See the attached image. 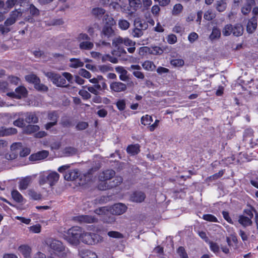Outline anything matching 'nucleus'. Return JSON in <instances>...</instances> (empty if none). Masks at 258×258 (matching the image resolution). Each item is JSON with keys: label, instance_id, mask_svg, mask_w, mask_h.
Here are the masks:
<instances>
[{"label": "nucleus", "instance_id": "f257e3e1", "mask_svg": "<svg viewBox=\"0 0 258 258\" xmlns=\"http://www.w3.org/2000/svg\"><path fill=\"white\" fill-rule=\"evenodd\" d=\"M47 244L52 249L54 252L59 257H66L70 253L68 249L66 248L60 241L49 239L47 241Z\"/></svg>", "mask_w": 258, "mask_h": 258}, {"label": "nucleus", "instance_id": "f03ea898", "mask_svg": "<svg viewBox=\"0 0 258 258\" xmlns=\"http://www.w3.org/2000/svg\"><path fill=\"white\" fill-rule=\"evenodd\" d=\"M59 178V175L56 172H43L39 175V183L40 185L48 183L50 186H52L57 182Z\"/></svg>", "mask_w": 258, "mask_h": 258}, {"label": "nucleus", "instance_id": "7ed1b4c3", "mask_svg": "<svg viewBox=\"0 0 258 258\" xmlns=\"http://www.w3.org/2000/svg\"><path fill=\"white\" fill-rule=\"evenodd\" d=\"M82 231V228L78 226L69 229L65 235L66 240L73 244H77L81 240Z\"/></svg>", "mask_w": 258, "mask_h": 258}, {"label": "nucleus", "instance_id": "20e7f679", "mask_svg": "<svg viewBox=\"0 0 258 258\" xmlns=\"http://www.w3.org/2000/svg\"><path fill=\"white\" fill-rule=\"evenodd\" d=\"M80 240L84 243L93 245L101 241L102 237L97 234L87 232L83 230Z\"/></svg>", "mask_w": 258, "mask_h": 258}, {"label": "nucleus", "instance_id": "39448f33", "mask_svg": "<svg viewBox=\"0 0 258 258\" xmlns=\"http://www.w3.org/2000/svg\"><path fill=\"white\" fill-rule=\"evenodd\" d=\"M77 39L79 42V46L81 50H91L94 47V43L90 41V38L87 34H79Z\"/></svg>", "mask_w": 258, "mask_h": 258}, {"label": "nucleus", "instance_id": "423d86ee", "mask_svg": "<svg viewBox=\"0 0 258 258\" xmlns=\"http://www.w3.org/2000/svg\"><path fill=\"white\" fill-rule=\"evenodd\" d=\"M45 75L52 82L53 84L57 87L66 86V79L59 74L53 72L45 73Z\"/></svg>", "mask_w": 258, "mask_h": 258}, {"label": "nucleus", "instance_id": "0eeeda50", "mask_svg": "<svg viewBox=\"0 0 258 258\" xmlns=\"http://www.w3.org/2000/svg\"><path fill=\"white\" fill-rule=\"evenodd\" d=\"M123 181L122 177L116 176L114 177V179L109 182V183H104V185L101 184L98 185V188L100 190H104L108 188H112L120 184Z\"/></svg>", "mask_w": 258, "mask_h": 258}, {"label": "nucleus", "instance_id": "6e6552de", "mask_svg": "<svg viewBox=\"0 0 258 258\" xmlns=\"http://www.w3.org/2000/svg\"><path fill=\"white\" fill-rule=\"evenodd\" d=\"M28 91L26 88L23 86H20L15 89V92L8 93L7 95L16 99H21L26 97Z\"/></svg>", "mask_w": 258, "mask_h": 258}, {"label": "nucleus", "instance_id": "1a4fd4ad", "mask_svg": "<svg viewBox=\"0 0 258 258\" xmlns=\"http://www.w3.org/2000/svg\"><path fill=\"white\" fill-rule=\"evenodd\" d=\"M110 214L115 215H120L123 214L126 210V206L121 203L114 204L109 207Z\"/></svg>", "mask_w": 258, "mask_h": 258}, {"label": "nucleus", "instance_id": "9d476101", "mask_svg": "<svg viewBox=\"0 0 258 258\" xmlns=\"http://www.w3.org/2000/svg\"><path fill=\"white\" fill-rule=\"evenodd\" d=\"M115 172L113 170L107 169L103 171L100 173L99 175V179L101 182L99 184L104 185V183H107L106 181L110 179L112 177L115 176Z\"/></svg>", "mask_w": 258, "mask_h": 258}, {"label": "nucleus", "instance_id": "9b49d317", "mask_svg": "<svg viewBox=\"0 0 258 258\" xmlns=\"http://www.w3.org/2000/svg\"><path fill=\"white\" fill-rule=\"evenodd\" d=\"M75 220L81 223H93L98 221L97 218L90 215H80L75 217Z\"/></svg>", "mask_w": 258, "mask_h": 258}, {"label": "nucleus", "instance_id": "f8f14e48", "mask_svg": "<svg viewBox=\"0 0 258 258\" xmlns=\"http://www.w3.org/2000/svg\"><path fill=\"white\" fill-rule=\"evenodd\" d=\"M25 117V121L28 123H36L38 122V117L35 112H26L19 114V116Z\"/></svg>", "mask_w": 258, "mask_h": 258}, {"label": "nucleus", "instance_id": "ddd939ff", "mask_svg": "<svg viewBox=\"0 0 258 258\" xmlns=\"http://www.w3.org/2000/svg\"><path fill=\"white\" fill-rule=\"evenodd\" d=\"M110 88L111 91L115 92H120L126 90V85L120 82H114L110 84Z\"/></svg>", "mask_w": 258, "mask_h": 258}, {"label": "nucleus", "instance_id": "4468645a", "mask_svg": "<svg viewBox=\"0 0 258 258\" xmlns=\"http://www.w3.org/2000/svg\"><path fill=\"white\" fill-rule=\"evenodd\" d=\"M33 177H35V176H28L22 179L19 183V189L21 190L27 189L31 183Z\"/></svg>", "mask_w": 258, "mask_h": 258}, {"label": "nucleus", "instance_id": "2eb2a0df", "mask_svg": "<svg viewBox=\"0 0 258 258\" xmlns=\"http://www.w3.org/2000/svg\"><path fill=\"white\" fill-rule=\"evenodd\" d=\"M80 175L78 169H73L68 171L64 175V178L67 180H74Z\"/></svg>", "mask_w": 258, "mask_h": 258}, {"label": "nucleus", "instance_id": "dca6fc26", "mask_svg": "<svg viewBox=\"0 0 258 258\" xmlns=\"http://www.w3.org/2000/svg\"><path fill=\"white\" fill-rule=\"evenodd\" d=\"M257 27V19L255 17L251 18L248 22L246 30L248 33H252Z\"/></svg>", "mask_w": 258, "mask_h": 258}, {"label": "nucleus", "instance_id": "f3484780", "mask_svg": "<svg viewBox=\"0 0 258 258\" xmlns=\"http://www.w3.org/2000/svg\"><path fill=\"white\" fill-rule=\"evenodd\" d=\"M18 250L25 258L31 257V248L30 246L23 245L19 246Z\"/></svg>", "mask_w": 258, "mask_h": 258}, {"label": "nucleus", "instance_id": "a211bd4d", "mask_svg": "<svg viewBox=\"0 0 258 258\" xmlns=\"http://www.w3.org/2000/svg\"><path fill=\"white\" fill-rule=\"evenodd\" d=\"M145 195L141 191L135 192L131 197V199L133 202L141 203L145 199Z\"/></svg>", "mask_w": 258, "mask_h": 258}, {"label": "nucleus", "instance_id": "6ab92c4d", "mask_svg": "<svg viewBox=\"0 0 258 258\" xmlns=\"http://www.w3.org/2000/svg\"><path fill=\"white\" fill-rule=\"evenodd\" d=\"M48 155V152L47 151H42L31 155L29 158L31 160H39L46 158Z\"/></svg>", "mask_w": 258, "mask_h": 258}, {"label": "nucleus", "instance_id": "aec40b11", "mask_svg": "<svg viewBox=\"0 0 258 258\" xmlns=\"http://www.w3.org/2000/svg\"><path fill=\"white\" fill-rule=\"evenodd\" d=\"M17 132V131L15 128H6L5 127H1L0 128V137L14 135L16 134Z\"/></svg>", "mask_w": 258, "mask_h": 258}, {"label": "nucleus", "instance_id": "412c9836", "mask_svg": "<svg viewBox=\"0 0 258 258\" xmlns=\"http://www.w3.org/2000/svg\"><path fill=\"white\" fill-rule=\"evenodd\" d=\"M115 71L118 73L119 75V79L123 81H125L128 79L127 76V72L123 67L119 66L115 68Z\"/></svg>", "mask_w": 258, "mask_h": 258}, {"label": "nucleus", "instance_id": "4be33fe9", "mask_svg": "<svg viewBox=\"0 0 258 258\" xmlns=\"http://www.w3.org/2000/svg\"><path fill=\"white\" fill-rule=\"evenodd\" d=\"M101 34L104 37L109 38L114 35V31L111 26H104L103 27Z\"/></svg>", "mask_w": 258, "mask_h": 258}, {"label": "nucleus", "instance_id": "5701e85b", "mask_svg": "<svg viewBox=\"0 0 258 258\" xmlns=\"http://www.w3.org/2000/svg\"><path fill=\"white\" fill-rule=\"evenodd\" d=\"M80 254L82 258H97L96 253L88 249L81 250Z\"/></svg>", "mask_w": 258, "mask_h": 258}, {"label": "nucleus", "instance_id": "b1692460", "mask_svg": "<svg viewBox=\"0 0 258 258\" xmlns=\"http://www.w3.org/2000/svg\"><path fill=\"white\" fill-rule=\"evenodd\" d=\"M238 222L244 227L251 226L252 224V221L250 218L243 215L239 216Z\"/></svg>", "mask_w": 258, "mask_h": 258}, {"label": "nucleus", "instance_id": "393cba45", "mask_svg": "<svg viewBox=\"0 0 258 258\" xmlns=\"http://www.w3.org/2000/svg\"><path fill=\"white\" fill-rule=\"evenodd\" d=\"M135 27H136L142 31L147 29L148 27V23L144 21L141 20L140 19H136L134 21Z\"/></svg>", "mask_w": 258, "mask_h": 258}, {"label": "nucleus", "instance_id": "a878e982", "mask_svg": "<svg viewBox=\"0 0 258 258\" xmlns=\"http://www.w3.org/2000/svg\"><path fill=\"white\" fill-rule=\"evenodd\" d=\"M243 32V28L242 26L239 24H236L233 26L232 34L235 36H240L242 35Z\"/></svg>", "mask_w": 258, "mask_h": 258}, {"label": "nucleus", "instance_id": "bb28decb", "mask_svg": "<svg viewBox=\"0 0 258 258\" xmlns=\"http://www.w3.org/2000/svg\"><path fill=\"white\" fill-rule=\"evenodd\" d=\"M70 63L69 66L72 68H78L82 67L84 63L79 58H72L70 59Z\"/></svg>", "mask_w": 258, "mask_h": 258}, {"label": "nucleus", "instance_id": "cd10ccee", "mask_svg": "<svg viewBox=\"0 0 258 258\" xmlns=\"http://www.w3.org/2000/svg\"><path fill=\"white\" fill-rule=\"evenodd\" d=\"M40 129L38 125L29 124L27 125L24 130V133L27 134H31L38 131Z\"/></svg>", "mask_w": 258, "mask_h": 258}, {"label": "nucleus", "instance_id": "c85d7f7f", "mask_svg": "<svg viewBox=\"0 0 258 258\" xmlns=\"http://www.w3.org/2000/svg\"><path fill=\"white\" fill-rule=\"evenodd\" d=\"M227 7V3L226 0L217 1L215 3V8L216 10L222 12L224 11Z\"/></svg>", "mask_w": 258, "mask_h": 258}, {"label": "nucleus", "instance_id": "c756f323", "mask_svg": "<svg viewBox=\"0 0 258 258\" xmlns=\"http://www.w3.org/2000/svg\"><path fill=\"white\" fill-rule=\"evenodd\" d=\"M126 151L132 155L137 154L140 151V146L139 144L130 145L127 147Z\"/></svg>", "mask_w": 258, "mask_h": 258}, {"label": "nucleus", "instance_id": "7c9ffc66", "mask_svg": "<svg viewBox=\"0 0 258 258\" xmlns=\"http://www.w3.org/2000/svg\"><path fill=\"white\" fill-rule=\"evenodd\" d=\"M221 36V31L216 27H214L213 29L211 34L209 36V38L211 40H214L219 39Z\"/></svg>", "mask_w": 258, "mask_h": 258}, {"label": "nucleus", "instance_id": "2f4dec72", "mask_svg": "<svg viewBox=\"0 0 258 258\" xmlns=\"http://www.w3.org/2000/svg\"><path fill=\"white\" fill-rule=\"evenodd\" d=\"M13 200L17 203H22L24 198L22 195L17 190H13L11 192Z\"/></svg>", "mask_w": 258, "mask_h": 258}, {"label": "nucleus", "instance_id": "473e14b6", "mask_svg": "<svg viewBox=\"0 0 258 258\" xmlns=\"http://www.w3.org/2000/svg\"><path fill=\"white\" fill-rule=\"evenodd\" d=\"M94 212L96 214L102 216H107L110 214L109 207H103L99 208L96 209Z\"/></svg>", "mask_w": 258, "mask_h": 258}, {"label": "nucleus", "instance_id": "72a5a7b5", "mask_svg": "<svg viewBox=\"0 0 258 258\" xmlns=\"http://www.w3.org/2000/svg\"><path fill=\"white\" fill-rule=\"evenodd\" d=\"M103 21L105 24V26H112L116 23L114 19L108 15L104 16Z\"/></svg>", "mask_w": 258, "mask_h": 258}, {"label": "nucleus", "instance_id": "f704fd0d", "mask_svg": "<svg viewBox=\"0 0 258 258\" xmlns=\"http://www.w3.org/2000/svg\"><path fill=\"white\" fill-rule=\"evenodd\" d=\"M120 8L121 9V11L122 13H125L129 16H132L137 10L135 8H131L130 6H129L127 7H126L125 6H120Z\"/></svg>", "mask_w": 258, "mask_h": 258}, {"label": "nucleus", "instance_id": "c9c22d12", "mask_svg": "<svg viewBox=\"0 0 258 258\" xmlns=\"http://www.w3.org/2000/svg\"><path fill=\"white\" fill-rule=\"evenodd\" d=\"M143 68L148 71H152L155 69L154 63L149 60L144 61L142 64Z\"/></svg>", "mask_w": 258, "mask_h": 258}, {"label": "nucleus", "instance_id": "e433bc0d", "mask_svg": "<svg viewBox=\"0 0 258 258\" xmlns=\"http://www.w3.org/2000/svg\"><path fill=\"white\" fill-rule=\"evenodd\" d=\"M25 79L27 82L32 83L34 84V85L38 82H40L39 78H38L35 75L32 74L26 76Z\"/></svg>", "mask_w": 258, "mask_h": 258}, {"label": "nucleus", "instance_id": "4c0bfd02", "mask_svg": "<svg viewBox=\"0 0 258 258\" xmlns=\"http://www.w3.org/2000/svg\"><path fill=\"white\" fill-rule=\"evenodd\" d=\"M215 17L216 14L212 10H208L205 13L204 15V19L207 21H211L214 19Z\"/></svg>", "mask_w": 258, "mask_h": 258}, {"label": "nucleus", "instance_id": "58836bf2", "mask_svg": "<svg viewBox=\"0 0 258 258\" xmlns=\"http://www.w3.org/2000/svg\"><path fill=\"white\" fill-rule=\"evenodd\" d=\"M233 26L231 24H227L224 26L222 30L223 35L228 36L232 34Z\"/></svg>", "mask_w": 258, "mask_h": 258}, {"label": "nucleus", "instance_id": "ea45409f", "mask_svg": "<svg viewBox=\"0 0 258 258\" xmlns=\"http://www.w3.org/2000/svg\"><path fill=\"white\" fill-rule=\"evenodd\" d=\"M28 194L32 200H39L41 199V195L33 189L29 190Z\"/></svg>", "mask_w": 258, "mask_h": 258}, {"label": "nucleus", "instance_id": "a19ab883", "mask_svg": "<svg viewBox=\"0 0 258 258\" xmlns=\"http://www.w3.org/2000/svg\"><path fill=\"white\" fill-rule=\"evenodd\" d=\"M17 3L18 0H7L6 4L4 3L5 6L3 8V10H8V12L9 10L13 8Z\"/></svg>", "mask_w": 258, "mask_h": 258}, {"label": "nucleus", "instance_id": "79ce46f5", "mask_svg": "<svg viewBox=\"0 0 258 258\" xmlns=\"http://www.w3.org/2000/svg\"><path fill=\"white\" fill-rule=\"evenodd\" d=\"M130 24L127 20L120 19L118 21V26L121 30H127L130 27Z\"/></svg>", "mask_w": 258, "mask_h": 258}, {"label": "nucleus", "instance_id": "37998d69", "mask_svg": "<svg viewBox=\"0 0 258 258\" xmlns=\"http://www.w3.org/2000/svg\"><path fill=\"white\" fill-rule=\"evenodd\" d=\"M77 150L73 147H67L63 150V153L66 156H72L77 153Z\"/></svg>", "mask_w": 258, "mask_h": 258}, {"label": "nucleus", "instance_id": "c03bdc74", "mask_svg": "<svg viewBox=\"0 0 258 258\" xmlns=\"http://www.w3.org/2000/svg\"><path fill=\"white\" fill-rule=\"evenodd\" d=\"M123 38L120 36L115 37L112 40V45L115 47H119L121 45L123 44Z\"/></svg>", "mask_w": 258, "mask_h": 258}, {"label": "nucleus", "instance_id": "a18cd8bd", "mask_svg": "<svg viewBox=\"0 0 258 258\" xmlns=\"http://www.w3.org/2000/svg\"><path fill=\"white\" fill-rule=\"evenodd\" d=\"M183 10L182 6L180 4H177L174 5L172 13L173 15L177 16L180 14Z\"/></svg>", "mask_w": 258, "mask_h": 258}, {"label": "nucleus", "instance_id": "49530a36", "mask_svg": "<svg viewBox=\"0 0 258 258\" xmlns=\"http://www.w3.org/2000/svg\"><path fill=\"white\" fill-rule=\"evenodd\" d=\"M22 15V12L20 10H15L14 11L11 12L10 14V17L14 19L16 22L17 19L21 17Z\"/></svg>", "mask_w": 258, "mask_h": 258}, {"label": "nucleus", "instance_id": "de8ad7c7", "mask_svg": "<svg viewBox=\"0 0 258 258\" xmlns=\"http://www.w3.org/2000/svg\"><path fill=\"white\" fill-rule=\"evenodd\" d=\"M141 123L144 125L150 124L153 121L152 116L146 115L142 117L141 119Z\"/></svg>", "mask_w": 258, "mask_h": 258}, {"label": "nucleus", "instance_id": "09e8293b", "mask_svg": "<svg viewBox=\"0 0 258 258\" xmlns=\"http://www.w3.org/2000/svg\"><path fill=\"white\" fill-rule=\"evenodd\" d=\"M48 119L51 122H55L57 123L58 116L55 111L49 112L47 115Z\"/></svg>", "mask_w": 258, "mask_h": 258}, {"label": "nucleus", "instance_id": "8fccbe9b", "mask_svg": "<svg viewBox=\"0 0 258 258\" xmlns=\"http://www.w3.org/2000/svg\"><path fill=\"white\" fill-rule=\"evenodd\" d=\"M177 253L180 258H188L185 248L182 246H180L177 248Z\"/></svg>", "mask_w": 258, "mask_h": 258}, {"label": "nucleus", "instance_id": "3c124183", "mask_svg": "<svg viewBox=\"0 0 258 258\" xmlns=\"http://www.w3.org/2000/svg\"><path fill=\"white\" fill-rule=\"evenodd\" d=\"M171 64L174 67H180L184 65V62L182 59H174L170 61Z\"/></svg>", "mask_w": 258, "mask_h": 258}, {"label": "nucleus", "instance_id": "603ef678", "mask_svg": "<svg viewBox=\"0 0 258 258\" xmlns=\"http://www.w3.org/2000/svg\"><path fill=\"white\" fill-rule=\"evenodd\" d=\"M132 35L134 37H140L143 35V31L136 27H135V28L132 32Z\"/></svg>", "mask_w": 258, "mask_h": 258}, {"label": "nucleus", "instance_id": "864d4df0", "mask_svg": "<svg viewBox=\"0 0 258 258\" xmlns=\"http://www.w3.org/2000/svg\"><path fill=\"white\" fill-rule=\"evenodd\" d=\"M151 54L160 55L163 52V49L159 46L151 47Z\"/></svg>", "mask_w": 258, "mask_h": 258}, {"label": "nucleus", "instance_id": "5fc2aeb1", "mask_svg": "<svg viewBox=\"0 0 258 258\" xmlns=\"http://www.w3.org/2000/svg\"><path fill=\"white\" fill-rule=\"evenodd\" d=\"M99 70L102 73H105L113 70V68L106 64L101 65L98 67Z\"/></svg>", "mask_w": 258, "mask_h": 258}, {"label": "nucleus", "instance_id": "6e6d98bb", "mask_svg": "<svg viewBox=\"0 0 258 258\" xmlns=\"http://www.w3.org/2000/svg\"><path fill=\"white\" fill-rule=\"evenodd\" d=\"M105 13V10L100 8H96L92 10V14L96 17H100Z\"/></svg>", "mask_w": 258, "mask_h": 258}, {"label": "nucleus", "instance_id": "4d7b16f0", "mask_svg": "<svg viewBox=\"0 0 258 258\" xmlns=\"http://www.w3.org/2000/svg\"><path fill=\"white\" fill-rule=\"evenodd\" d=\"M79 94L85 100L89 99L91 97L90 93L84 89L80 90L79 92Z\"/></svg>", "mask_w": 258, "mask_h": 258}, {"label": "nucleus", "instance_id": "13d9d810", "mask_svg": "<svg viewBox=\"0 0 258 258\" xmlns=\"http://www.w3.org/2000/svg\"><path fill=\"white\" fill-rule=\"evenodd\" d=\"M203 218L207 221L212 222H218V220L217 218L213 215L211 214H205L203 216Z\"/></svg>", "mask_w": 258, "mask_h": 258}, {"label": "nucleus", "instance_id": "bf43d9fd", "mask_svg": "<svg viewBox=\"0 0 258 258\" xmlns=\"http://www.w3.org/2000/svg\"><path fill=\"white\" fill-rule=\"evenodd\" d=\"M34 87L36 89L40 91L45 92L47 91L48 90L47 87L44 85V84H41L40 82L36 83L34 85Z\"/></svg>", "mask_w": 258, "mask_h": 258}, {"label": "nucleus", "instance_id": "052dcab7", "mask_svg": "<svg viewBox=\"0 0 258 258\" xmlns=\"http://www.w3.org/2000/svg\"><path fill=\"white\" fill-rule=\"evenodd\" d=\"M116 105L117 108L120 111H122L125 108L126 104L124 100H119L117 101Z\"/></svg>", "mask_w": 258, "mask_h": 258}, {"label": "nucleus", "instance_id": "680f3d73", "mask_svg": "<svg viewBox=\"0 0 258 258\" xmlns=\"http://www.w3.org/2000/svg\"><path fill=\"white\" fill-rule=\"evenodd\" d=\"M107 235L110 237L115 238H121L123 237V235L122 234L118 232L114 231L108 232Z\"/></svg>", "mask_w": 258, "mask_h": 258}, {"label": "nucleus", "instance_id": "e2e57ef3", "mask_svg": "<svg viewBox=\"0 0 258 258\" xmlns=\"http://www.w3.org/2000/svg\"><path fill=\"white\" fill-rule=\"evenodd\" d=\"M30 13L33 16H37L39 15V11L33 5L31 4L29 7Z\"/></svg>", "mask_w": 258, "mask_h": 258}, {"label": "nucleus", "instance_id": "0e129e2a", "mask_svg": "<svg viewBox=\"0 0 258 258\" xmlns=\"http://www.w3.org/2000/svg\"><path fill=\"white\" fill-rule=\"evenodd\" d=\"M167 41L168 43L173 44L177 42V37L175 35L171 34L168 35L167 37Z\"/></svg>", "mask_w": 258, "mask_h": 258}, {"label": "nucleus", "instance_id": "69168bd1", "mask_svg": "<svg viewBox=\"0 0 258 258\" xmlns=\"http://www.w3.org/2000/svg\"><path fill=\"white\" fill-rule=\"evenodd\" d=\"M41 226L39 224H36L30 226L29 228L31 232L34 233H39L41 231Z\"/></svg>", "mask_w": 258, "mask_h": 258}, {"label": "nucleus", "instance_id": "338daca9", "mask_svg": "<svg viewBox=\"0 0 258 258\" xmlns=\"http://www.w3.org/2000/svg\"><path fill=\"white\" fill-rule=\"evenodd\" d=\"M79 74L81 76L87 79H90L91 77V75L90 72L84 69H81L80 70Z\"/></svg>", "mask_w": 258, "mask_h": 258}, {"label": "nucleus", "instance_id": "774afa93", "mask_svg": "<svg viewBox=\"0 0 258 258\" xmlns=\"http://www.w3.org/2000/svg\"><path fill=\"white\" fill-rule=\"evenodd\" d=\"M24 121L25 120H24L23 118L19 117L17 120L14 121L13 124L14 125L16 126L22 127L25 125Z\"/></svg>", "mask_w": 258, "mask_h": 258}]
</instances>
